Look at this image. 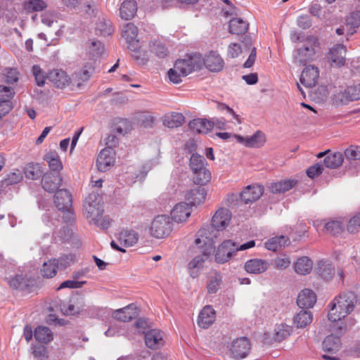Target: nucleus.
Listing matches in <instances>:
<instances>
[{"label":"nucleus","mask_w":360,"mask_h":360,"mask_svg":"<svg viewBox=\"0 0 360 360\" xmlns=\"http://www.w3.org/2000/svg\"><path fill=\"white\" fill-rule=\"evenodd\" d=\"M356 303L357 297L354 292L347 291L340 293L330 304L328 319L332 322H336L345 318L354 311Z\"/></svg>","instance_id":"f257e3e1"},{"label":"nucleus","mask_w":360,"mask_h":360,"mask_svg":"<svg viewBox=\"0 0 360 360\" xmlns=\"http://www.w3.org/2000/svg\"><path fill=\"white\" fill-rule=\"evenodd\" d=\"M205 158L198 153H193L189 160V168L192 173V181L196 185L203 186L210 181L212 174L207 167Z\"/></svg>","instance_id":"f03ea898"},{"label":"nucleus","mask_w":360,"mask_h":360,"mask_svg":"<svg viewBox=\"0 0 360 360\" xmlns=\"http://www.w3.org/2000/svg\"><path fill=\"white\" fill-rule=\"evenodd\" d=\"M104 212L101 204V197L98 193L92 192L85 198L83 203V212L89 223L101 217Z\"/></svg>","instance_id":"7ed1b4c3"},{"label":"nucleus","mask_w":360,"mask_h":360,"mask_svg":"<svg viewBox=\"0 0 360 360\" xmlns=\"http://www.w3.org/2000/svg\"><path fill=\"white\" fill-rule=\"evenodd\" d=\"M219 230L214 226L212 224L207 225L199 230L198 232V238L195 240L197 245H201V243L205 245L204 255H210L214 250V243L218 236Z\"/></svg>","instance_id":"20e7f679"},{"label":"nucleus","mask_w":360,"mask_h":360,"mask_svg":"<svg viewBox=\"0 0 360 360\" xmlns=\"http://www.w3.org/2000/svg\"><path fill=\"white\" fill-rule=\"evenodd\" d=\"M200 70L205 68L214 73L221 72L224 68V60L217 51H210L204 56L200 54Z\"/></svg>","instance_id":"39448f33"},{"label":"nucleus","mask_w":360,"mask_h":360,"mask_svg":"<svg viewBox=\"0 0 360 360\" xmlns=\"http://www.w3.org/2000/svg\"><path fill=\"white\" fill-rule=\"evenodd\" d=\"M172 232V223L169 217L159 215L151 223L150 233L156 238H163Z\"/></svg>","instance_id":"423d86ee"},{"label":"nucleus","mask_w":360,"mask_h":360,"mask_svg":"<svg viewBox=\"0 0 360 360\" xmlns=\"http://www.w3.org/2000/svg\"><path fill=\"white\" fill-rule=\"evenodd\" d=\"M200 54L186 55L184 58L175 61L176 68L182 75H188L193 71L200 70Z\"/></svg>","instance_id":"0eeeda50"},{"label":"nucleus","mask_w":360,"mask_h":360,"mask_svg":"<svg viewBox=\"0 0 360 360\" xmlns=\"http://www.w3.org/2000/svg\"><path fill=\"white\" fill-rule=\"evenodd\" d=\"M95 72V62L92 60L84 63L82 67L72 75V85L80 87L88 82Z\"/></svg>","instance_id":"6e6552de"},{"label":"nucleus","mask_w":360,"mask_h":360,"mask_svg":"<svg viewBox=\"0 0 360 360\" xmlns=\"http://www.w3.org/2000/svg\"><path fill=\"white\" fill-rule=\"evenodd\" d=\"M307 41L311 44L304 45L302 48L298 49L294 56L295 62L300 65H305L306 63L312 60L315 56L316 39L311 37L309 38Z\"/></svg>","instance_id":"1a4fd4ad"},{"label":"nucleus","mask_w":360,"mask_h":360,"mask_svg":"<svg viewBox=\"0 0 360 360\" xmlns=\"http://www.w3.org/2000/svg\"><path fill=\"white\" fill-rule=\"evenodd\" d=\"M236 252V243L231 240H226L218 247L215 259L218 263L224 264L233 257Z\"/></svg>","instance_id":"9d476101"},{"label":"nucleus","mask_w":360,"mask_h":360,"mask_svg":"<svg viewBox=\"0 0 360 360\" xmlns=\"http://www.w3.org/2000/svg\"><path fill=\"white\" fill-rule=\"evenodd\" d=\"M347 49L341 44H337L330 49L327 56L328 62L333 67H342L346 60Z\"/></svg>","instance_id":"9b49d317"},{"label":"nucleus","mask_w":360,"mask_h":360,"mask_svg":"<svg viewBox=\"0 0 360 360\" xmlns=\"http://www.w3.org/2000/svg\"><path fill=\"white\" fill-rule=\"evenodd\" d=\"M85 307V302L80 295L72 296L68 303L60 304V310L65 316H72L79 314Z\"/></svg>","instance_id":"f8f14e48"},{"label":"nucleus","mask_w":360,"mask_h":360,"mask_svg":"<svg viewBox=\"0 0 360 360\" xmlns=\"http://www.w3.org/2000/svg\"><path fill=\"white\" fill-rule=\"evenodd\" d=\"M250 349L248 339L245 337L234 340L229 348V352L233 358L240 359L245 358Z\"/></svg>","instance_id":"ddd939ff"},{"label":"nucleus","mask_w":360,"mask_h":360,"mask_svg":"<svg viewBox=\"0 0 360 360\" xmlns=\"http://www.w3.org/2000/svg\"><path fill=\"white\" fill-rule=\"evenodd\" d=\"M113 144L103 149L97 158V167L101 172L108 170L115 162V153L112 148Z\"/></svg>","instance_id":"4468645a"},{"label":"nucleus","mask_w":360,"mask_h":360,"mask_svg":"<svg viewBox=\"0 0 360 360\" xmlns=\"http://www.w3.org/2000/svg\"><path fill=\"white\" fill-rule=\"evenodd\" d=\"M48 79L58 89H64L72 83V77L62 70H53L47 74Z\"/></svg>","instance_id":"2eb2a0df"},{"label":"nucleus","mask_w":360,"mask_h":360,"mask_svg":"<svg viewBox=\"0 0 360 360\" xmlns=\"http://www.w3.org/2000/svg\"><path fill=\"white\" fill-rule=\"evenodd\" d=\"M270 264L267 260L263 259H250L244 264V269L252 274H262L266 271Z\"/></svg>","instance_id":"dca6fc26"},{"label":"nucleus","mask_w":360,"mask_h":360,"mask_svg":"<svg viewBox=\"0 0 360 360\" xmlns=\"http://www.w3.org/2000/svg\"><path fill=\"white\" fill-rule=\"evenodd\" d=\"M62 176L59 173H46L41 179L42 188L49 193L57 191L61 185Z\"/></svg>","instance_id":"f3484780"},{"label":"nucleus","mask_w":360,"mask_h":360,"mask_svg":"<svg viewBox=\"0 0 360 360\" xmlns=\"http://www.w3.org/2000/svg\"><path fill=\"white\" fill-rule=\"evenodd\" d=\"M319 77V71L314 65L307 66L302 71L300 76L301 83L307 87L314 86Z\"/></svg>","instance_id":"a211bd4d"},{"label":"nucleus","mask_w":360,"mask_h":360,"mask_svg":"<svg viewBox=\"0 0 360 360\" xmlns=\"http://www.w3.org/2000/svg\"><path fill=\"white\" fill-rule=\"evenodd\" d=\"M231 219V212L226 208H220L214 214L212 219V224L217 230H224L229 224Z\"/></svg>","instance_id":"6ab92c4d"},{"label":"nucleus","mask_w":360,"mask_h":360,"mask_svg":"<svg viewBox=\"0 0 360 360\" xmlns=\"http://www.w3.org/2000/svg\"><path fill=\"white\" fill-rule=\"evenodd\" d=\"M264 188L259 185L248 186L239 195L240 198L245 203L257 200L263 194Z\"/></svg>","instance_id":"aec40b11"},{"label":"nucleus","mask_w":360,"mask_h":360,"mask_svg":"<svg viewBox=\"0 0 360 360\" xmlns=\"http://www.w3.org/2000/svg\"><path fill=\"white\" fill-rule=\"evenodd\" d=\"M139 314V309L133 304L117 309L113 312V317L120 321L127 322L136 318Z\"/></svg>","instance_id":"412c9836"},{"label":"nucleus","mask_w":360,"mask_h":360,"mask_svg":"<svg viewBox=\"0 0 360 360\" xmlns=\"http://www.w3.org/2000/svg\"><path fill=\"white\" fill-rule=\"evenodd\" d=\"M145 343L148 348L159 349L164 345L162 333L157 329L148 330L145 333Z\"/></svg>","instance_id":"4be33fe9"},{"label":"nucleus","mask_w":360,"mask_h":360,"mask_svg":"<svg viewBox=\"0 0 360 360\" xmlns=\"http://www.w3.org/2000/svg\"><path fill=\"white\" fill-rule=\"evenodd\" d=\"M191 208L186 202L176 204L171 211V218L177 223L185 221L191 215Z\"/></svg>","instance_id":"5701e85b"},{"label":"nucleus","mask_w":360,"mask_h":360,"mask_svg":"<svg viewBox=\"0 0 360 360\" xmlns=\"http://www.w3.org/2000/svg\"><path fill=\"white\" fill-rule=\"evenodd\" d=\"M54 203L59 210L72 207V198L71 193L66 189L56 191L54 195Z\"/></svg>","instance_id":"b1692460"},{"label":"nucleus","mask_w":360,"mask_h":360,"mask_svg":"<svg viewBox=\"0 0 360 360\" xmlns=\"http://www.w3.org/2000/svg\"><path fill=\"white\" fill-rule=\"evenodd\" d=\"M215 319L214 309L211 306L207 305L200 312L198 324L200 328H207L214 323Z\"/></svg>","instance_id":"393cba45"},{"label":"nucleus","mask_w":360,"mask_h":360,"mask_svg":"<svg viewBox=\"0 0 360 360\" xmlns=\"http://www.w3.org/2000/svg\"><path fill=\"white\" fill-rule=\"evenodd\" d=\"M316 302V295L310 289L302 290L297 296V304L302 309L312 307Z\"/></svg>","instance_id":"a878e982"},{"label":"nucleus","mask_w":360,"mask_h":360,"mask_svg":"<svg viewBox=\"0 0 360 360\" xmlns=\"http://www.w3.org/2000/svg\"><path fill=\"white\" fill-rule=\"evenodd\" d=\"M188 127L193 132L207 134L214 127V122L207 119H194L188 123Z\"/></svg>","instance_id":"bb28decb"},{"label":"nucleus","mask_w":360,"mask_h":360,"mask_svg":"<svg viewBox=\"0 0 360 360\" xmlns=\"http://www.w3.org/2000/svg\"><path fill=\"white\" fill-rule=\"evenodd\" d=\"M138 9L136 0H124L120 7V16L124 20L132 19Z\"/></svg>","instance_id":"cd10ccee"},{"label":"nucleus","mask_w":360,"mask_h":360,"mask_svg":"<svg viewBox=\"0 0 360 360\" xmlns=\"http://www.w3.org/2000/svg\"><path fill=\"white\" fill-rule=\"evenodd\" d=\"M206 197V191L204 188L197 187L191 189L186 195V200L188 205L195 206L204 202Z\"/></svg>","instance_id":"c85d7f7f"},{"label":"nucleus","mask_w":360,"mask_h":360,"mask_svg":"<svg viewBox=\"0 0 360 360\" xmlns=\"http://www.w3.org/2000/svg\"><path fill=\"white\" fill-rule=\"evenodd\" d=\"M139 28L132 22H128L123 27L122 31V37L125 39L128 44V47L131 44L139 43L137 39Z\"/></svg>","instance_id":"c756f323"},{"label":"nucleus","mask_w":360,"mask_h":360,"mask_svg":"<svg viewBox=\"0 0 360 360\" xmlns=\"http://www.w3.org/2000/svg\"><path fill=\"white\" fill-rule=\"evenodd\" d=\"M316 273L323 279L328 281L334 276L335 270L334 266L330 262L320 260L317 263Z\"/></svg>","instance_id":"7c9ffc66"},{"label":"nucleus","mask_w":360,"mask_h":360,"mask_svg":"<svg viewBox=\"0 0 360 360\" xmlns=\"http://www.w3.org/2000/svg\"><path fill=\"white\" fill-rule=\"evenodd\" d=\"M185 122V117L180 112H172L166 114L163 117V124L170 129L177 128Z\"/></svg>","instance_id":"2f4dec72"},{"label":"nucleus","mask_w":360,"mask_h":360,"mask_svg":"<svg viewBox=\"0 0 360 360\" xmlns=\"http://www.w3.org/2000/svg\"><path fill=\"white\" fill-rule=\"evenodd\" d=\"M323 349L326 352L335 354L341 348V341L339 337L328 335L322 343Z\"/></svg>","instance_id":"473e14b6"},{"label":"nucleus","mask_w":360,"mask_h":360,"mask_svg":"<svg viewBox=\"0 0 360 360\" xmlns=\"http://www.w3.org/2000/svg\"><path fill=\"white\" fill-rule=\"evenodd\" d=\"M297 184L295 179H285L283 181L271 183L269 190L273 193H281L286 192L293 188Z\"/></svg>","instance_id":"72a5a7b5"},{"label":"nucleus","mask_w":360,"mask_h":360,"mask_svg":"<svg viewBox=\"0 0 360 360\" xmlns=\"http://www.w3.org/2000/svg\"><path fill=\"white\" fill-rule=\"evenodd\" d=\"M209 255H204V250L201 255L195 256L188 264L190 271V275L193 278L198 276L199 271L202 269L205 259Z\"/></svg>","instance_id":"f704fd0d"},{"label":"nucleus","mask_w":360,"mask_h":360,"mask_svg":"<svg viewBox=\"0 0 360 360\" xmlns=\"http://www.w3.org/2000/svg\"><path fill=\"white\" fill-rule=\"evenodd\" d=\"M229 27L230 33L239 35L245 34L248 31L249 24L240 18H235L229 21Z\"/></svg>","instance_id":"c9c22d12"},{"label":"nucleus","mask_w":360,"mask_h":360,"mask_svg":"<svg viewBox=\"0 0 360 360\" xmlns=\"http://www.w3.org/2000/svg\"><path fill=\"white\" fill-rule=\"evenodd\" d=\"M35 340L41 343L47 344L53 338L52 331L46 326H37L34 330Z\"/></svg>","instance_id":"e433bc0d"},{"label":"nucleus","mask_w":360,"mask_h":360,"mask_svg":"<svg viewBox=\"0 0 360 360\" xmlns=\"http://www.w3.org/2000/svg\"><path fill=\"white\" fill-rule=\"evenodd\" d=\"M313 320V315L311 311L307 310H300L296 314L293 319V323L298 328H304L310 324Z\"/></svg>","instance_id":"4c0bfd02"},{"label":"nucleus","mask_w":360,"mask_h":360,"mask_svg":"<svg viewBox=\"0 0 360 360\" xmlns=\"http://www.w3.org/2000/svg\"><path fill=\"white\" fill-rule=\"evenodd\" d=\"M290 243V242L289 238L283 235H281L279 236L273 237L268 240L265 243V247L269 250L276 251L281 247L288 246Z\"/></svg>","instance_id":"58836bf2"},{"label":"nucleus","mask_w":360,"mask_h":360,"mask_svg":"<svg viewBox=\"0 0 360 360\" xmlns=\"http://www.w3.org/2000/svg\"><path fill=\"white\" fill-rule=\"evenodd\" d=\"M313 267V262L307 257L299 258L295 264V271L300 275L309 274Z\"/></svg>","instance_id":"ea45409f"},{"label":"nucleus","mask_w":360,"mask_h":360,"mask_svg":"<svg viewBox=\"0 0 360 360\" xmlns=\"http://www.w3.org/2000/svg\"><path fill=\"white\" fill-rule=\"evenodd\" d=\"M15 92L11 86L0 85V104L6 105L9 108H13L12 99Z\"/></svg>","instance_id":"a19ab883"},{"label":"nucleus","mask_w":360,"mask_h":360,"mask_svg":"<svg viewBox=\"0 0 360 360\" xmlns=\"http://www.w3.org/2000/svg\"><path fill=\"white\" fill-rule=\"evenodd\" d=\"M139 236L133 230H124L120 233L119 241L121 245L127 247L133 246L137 243Z\"/></svg>","instance_id":"79ce46f5"},{"label":"nucleus","mask_w":360,"mask_h":360,"mask_svg":"<svg viewBox=\"0 0 360 360\" xmlns=\"http://www.w3.org/2000/svg\"><path fill=\"white\" fill-rule=\"evenodd\" d=\"M344 156L340 152L329 153L326 156L323 163L326 167L330 169H336L343 162Z\"/></svg>","instance_id":"37998d69"},{"label":"nucleus","mask_w":360,"mask_h":360,"mask_svg":"<svg viewBox=\"0 0 360 360\" xmlns=\"http://www.w3.org/2000/svg\"><path fill=\"white\" fill-rule=\"evenodd\" d=\"M44 160L49 163L51 170L53 172V173H59L62 170L63 165L57 153H48L45 155Z\"/></svg>","instance_id":"c03bdc74"},{"label":"nucleus","mask_w":360,"mask_h":360,"mask_svg":"<svg viewBox=\"0 0 360 360\" xmlns=\"http://www.w3.org/2000/svg\"><path fill=\"white\" fill-rule=\"evenodd\" d=\"M131 51V56L139 64H144L148 60L147 53L141 49L139 42L131 44L128 47Z\"/></svg>","instance_id":"a18cd8bd"},{"label":"nucleus","mask_w":360,"mask_h":360,"mask_svg":"<svg viewBox=\"0 0 360 360\" xmlns=\"http://www.w3.org/2000/svg\"><path fill=\"white\" fill-rule=\"evenodd\" d=\"M95 30L97 34L103 37L109 36L113 32L111 22L104 18L98 20Z\"/></svg>","instance_id":"49530a36"},{"label":"nucleus","mask_w":360,"mask_h":360,"mask_svg":"<svg viewBox=\"0 0 360 360\" xmlns=\"http://www.w3.org/2000/svg\"><path fill=\"white\" fill-rule=\"evenodd\" d=\"M266 138L264 133L257 131L254 135L245 139V146L247 147L259 148L264 144Z\"/></svg>","instance_id":"de8ad7c7"},{"label":"nucleus","mask_w":360,"mask_h":360,"mask_svg":"<svg viewBox=\"0 0 360 360\" xmlns=\"http://www.w3.org/2000/svg\"><path fill=\"white\" fill-rule=\"evenodd\" d=\"M43 171L39 164L29 163L24 169V174L26 178L31 180L38 179L42 174Z\"/></svg>","instance_id":"09e8293b"},{"label":"nucleus","mask_w":360,"mask_h":360,"mask_svg":"<svg viewBox=\"0 0 360 360\" xmlns=\"http://www.w3.org/2000/svg\"><path fill=\"white\" fill-rule=\"evenodd\" d=\"M56 259L44 262L41 268V274L45 278H53L57 272Z\"/></svg>","instance_id":"8fccbe9b"},{"label":"nucleus","mask_w":360,"mask_h":360,"mask_svg":"<svg viewBox=\"0 0 360 360\" xmlns=\"http://www.w3.org/2000/svg\"><path fill=\"white\" fill-rule=\"evenodd\" d=\"M292 331L291 326L286 324L279 325L275 332L274 338L277 342H281L288 338Z\"/></svg>","instance_id":"3c124183"},{"label":"nucleus","mask_w":360,"mask_h":360,"mask_svg":"<svg viewBox=\"0 0 360 360\" xmlns=\"http://www.w3.org/2000/svg\"><path fill=\"white\" fill-rule=\"evenodd\" d=\"M24 8L28 12L41 11L47 7L43 0H29L24 3Z\"/></svg>","instance_id":"603ef678"},{"label":"nucleus","mask_w":360,"mask_h":360,"mask_svg":"<svg viewBox=\"0 0 360 360\" xmlns=\"http://www.w3.org/2000/svg\"><path fill=\"white\" fill-rule=\"evenodd\" d=\"M150 51L160 58H165L169 53L168 49L160 41H154L150 46Z\"/></svg>","instance_id":"864d4df0"},{"label":"nucleus","mask_w":360,"mask_h":360,"mask_svg":"<svg viewBox=\"0 0 360 360\" xmlns=\"http://www.w3.org/2000/svg\"><path fill=\"white\" fill-rule=\"evenodd\" d=\"M343 229V226L339 221H330L326 223L324 226V231L326 233L333 236L342 233Z\"/></svg>","instance_id":"5fc2aeb1"},{"label":"nucleus","mask_w":360,"mask_h":360,"mask_svg":"<svg viewBox=\"0 0 360 360\" xmlns=\"http://www.w3.org/2000/svg\"><path fill=\"white\" fill-rule=\"evenodd\" d=\"M221 282V276L218 274H214V276H212L207 284V292L210 294L216 293L220 288V284Z\"/></svg>","instance_id":"6e6d98bb"},{"label":"nucleus","mask_w":360,"mask_h":360,"mask_svg":"<svg viewBox=\"0 0 360 360\" xmlns=\"http://www.w3.org/2000/svg\"><path fill=\"white\" fill-rule=\"evenodd\" d=\"M333 100L337 105H347L353 101L350 96L347 94V88L334 94Z\"/></svg>","instance_id":"4d7b16f0"},{"label":"nucleus","mask_w":360,"mask_h":360,"mask_svg":"<svg viewBox=\"0 0 360 360\" xmlns=\"http://www.w3.org/2000/svg\"><path fill=\"white\" fill-rule=\"evenodd\" d=\"M32 72L37 85L39 86H44L46 79H48L47 75L45 74L43 70L38 65H33Z\"/></svg>","instance_id":"13d9d810"},{"label":"nucleus","mask_w":360,"mask_h":360,"mask_svg":"<svg viewBox=\"0 0 360 360\" xmlns=\"http://www.w3.org/2000/svg\"><path fill=\"white\" fill-rule=\"evenodd\" d=\"M347 231L351 233H356L360 229V213L353 216L348 221Z\"/></svg>","instance_id":"bf43d9fd"},{"label":"nucleus","mask_w":360,"mask_h":360,"mask_svg":"<svg viewBox=\"0 0 360 360\" xmlns=\"http://www.w3.org/2000/svg\"><path fill=\"white\" fill-rule=\"evenodd\" d=\"M345 156L350 160H360V146H350L345 150Z\"/></svg>","instance_id":"052dcab7"},{"label":"nucleus","mask_w":360,"mask_h":360,"mask_svg":"<svg viewBox=\"0 0 360 360\" xmlns=\"http://www.w3.org/2000/svg\"><path fill=\"white\" fill-rule=\"evenodd\" d=\"M22 179V172L18 169H15L14 172L7 175L4 179V182L6 185H13L20 182Z\"/></svg>","instance_id":"680f3d73"},{"label":"nucleus","mask_w":360,"mask_h":360,"mask_svg":"<svg viewBox=\"0 0 360 360\" xmlns=\"http://www.w3.org/2000/svg\"><path fill=\"white\" fill-rule=\"evenodd\" d=\"M167 75H168V77H169L170 82L174 84L181 83L182 82L181 77H186V75H182L181 72H180L179 70H178L176 68L175 65H174L173 68H170L168 70Z\"/></svg>","instance_id":"e2e57ef3"},{"label":"nucleus","mask_w":360,"mask_h":360,"mask_svg":"<svg viewBox=\"0 0 360 360\" xmlns=\"http://www.w3.org/2000/svg\"><path fill=\"white\" fill-rule=\"evenodd\" d=\"M5 82L13 84L19 80V72L15 68H7L5 71Z\"/></svg>","instance_id":"0e129e2a"},{"label":"nucleus","mask_w":360,"mask_h":360,"mask_svg":"<svg viewBox=\"0 0 360 360\" xmlns=\"http://www.w3.org/2000/svg\"><path fill=\"white\" fill-rule=\"evenodd\" d=\"M347 25L355 29L360 26V11L352 12L346 18Z\"/></svg>","instance_id":"69168bd1"},{"label":"nucleus","mask_w":360,"mask_h":360,"mask_svg":"<svg viewBox=\"0 0 360 360\" xmlns=\"http://www.w3.org/2000/svg\"><path fill=\"white\" fill-rule=\"evenodd\" d=\"M90 53L93 56H100L104 51V46L100 41H92L89 46Z\"/></svg>","instance_id":"338daca9"},{"label":"nucleus","mask_w":360,"mask_h":360,"mask_svg":"<svg viewBox=\"0 0 360 360\" xmlns=\"http://www.w3.org/2000/svg\"><path fill=\"white\" fill-rule=\"evenodd\" d=\"M323 165L321 163H316V164L309 167L307 169L306 173L309 178L313 179V178L323 173Z\"/></svg>","instance_id":"774afa93"}]
</instances>
